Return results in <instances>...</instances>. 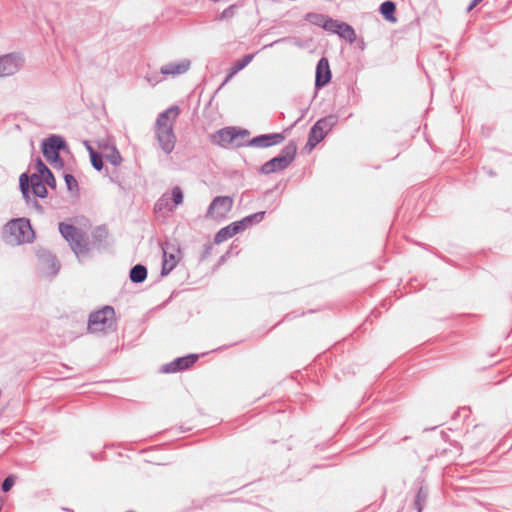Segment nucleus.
I'll use <instances>...</instances> for the list:
<instances>
[{"label": "nucleus", "instance_id": "23", "mask_svg": "<svg viewBox=\"0 0 512 512\" xmlns=\"http://www.w3.org/2000/svg\"><path fill=\"white\" fill-rule=\"evenodd\" d=\"M233 237V234L230 230V227L226 226L224 228H221L214 237V242L216 244H220L230 238Z\"/></svg>", "mask_w": 512, "mask_h": 512}, {"label": "nucleus", "instance_id": "36", "mask_svg": "<svg viewBox=\"0 0 512 512\" xmlns=\"http://www.w3.org/2000/svg\"><path fill=\"white\" fill-rule=\"evenodd\" d=\"M14 485V479L12 476H8L4 479V481L2 482V491L3 492H8L12 486Z\"/></svg>", "mask_w": 512, "mask_h": 512}, {"label": "nucleus", "instance_id": "25", "mask_svg": "<svg viewBox=\"0 0 512 512\" xmlns=\"http://www.w3.org/2000/svg\"><path fill=\"white\" fill-rule=\"evenodd\" d=\"M105 158L114 166H119L122 162V157L115 147L112 148L109 154L105 155Z\"/></svg>", "mask_w": 512, "mask_h": 512}, {"label": "nucleus", "instance_id": "30", "mask_svg": "<svg viewBox=\"0 0 512 512\" xmlns=\"http://www.w3.org/2000/svg\"><path fill=\"white\" fill-rule=\"evenodd\" d=\"M64 180L69 191L73 192L78 190V182L73 175L65 174Z\"/></svg>", "mask_w": 512, "mask_h": 512}, {"label": "nucleus", "instance_id": "17", "mask_svg": "<svg viewBox=\"0 0 512 512\" xmlns=\"http://www.w3.org/2000/svg\"><path fill=\"white\" fill-rule=\"evenodd\" d=\"M326 134L319 129V126H312L308 135L307 145L312 149L324 139Z\"/></svg>", "mask_w": 512, "mask_h": 512}, {"label": "nucleus", "instance_id": "39", "mask_svg": "<svg viewBox=\"0 0 512 512\" xmlns=\"http://www.w3.org/2000/svg\"><path fill=\"white\" fill-rule=\"evenodd\" d=\"M52 262H53V265H52V266H53V268L55 269V272H57V271H58V269H59V267H60V265H59V263L56 261L55 257H53V258H52Z\"/></svg>", "mask_w": 512, "mask_h": 512}, {"label": "nucleus", "instance_id": "4", "mask_svg": "<svg viewBox=\"0 0 512 512\" xmlns=\"http://www.w3.org/2000/svg\"><path fill=\"white\" fill-rule=\"evenodd\" d=\"M249 131L237 127H225L218 130L211 136V142L221 147H243L246 146V138Z\"/></svg>", "mask_w": 512, "mask_h": 512}, {"label": "nucleus", "instance_id": "35", "mask_svg": "<svg viewBox=\"0 0 512 512\" xmlns=\"http://www.w3.org/2000/svg\"><path fill=\"white\" fill-rule=\"evenodd\" d=\"M43 182L53 189L56 187V180L51 170L46 175H43Z\"/></svg>", "mask_w": 512, "mask_h": 512}, {"label": "nucleus", "instance_id": "18", "mask_svg": "<svg viewBox=\"0 0 512 512\" xmlns=\"http://www.w3.org/2000/svg\"><path fill=\"white\" fill-rule=\"evenodd\" d=\"M177 264V260L173 254H169L164 250L163 252V264L161 269L162 275L169 274Z\"/></svg>", "mask_w": 512, "mask_h": 512}, {"label": "nucleus", "instance_id": "31", "mask_svg": "<svg viewBox=\"0 0 512 512\" xmlns=\"http://www.w3.org/2000/svg\"><path fill=\"white\" fill-rule=\"evenodd\" d=\"M254 58V54H246L241 58L240 60H237L234 64L236 66V69H239L241 71L244 69Z\"/></svg>", "mask_w": 512, "mask_h": 512}, {"label": "nucleus", "instance_id": "26", "mask_svg": "<svg viewBox=\"0 0 512 512\" xmlns=\"http://www.w3.org/2000/svg\"><path fill=\"white\" fill-rule=\"evenodd\" d=\"M108 232L105 227H97L92 233V238L95 243H102L107 238Z\"/></svg>", "mask_w": 512, "mask_h": 512}, {"label": "nucleus", "instance_id": "13", "mask_svg": "<svg viewBox=\"0 0 512 512\" xmlns=\"http://www.w3.org/2000/svg\"><path fill=\"white\" fill-rule=\"evenodd\" d=\"M331 79V71L328 59L322 57L316 66V77L315 86L316 88H322L329 83Z\"/></svg>", "mask_w": 512, "mask_h": 512}, {"label": "nucleus", "instance_id": "5", "mask_svg": "<svg viewBox=\"0 0 512 512\" xmlns=\"http://www.w3.org/2000/svg\"><path fill=\"white\" fill-rule=\"evenodd\" d=\"M296 153L297 145L291 141L281 150V152L276 157L265 162L261 166L260 172L268 175L271 173L283 171L294 161Z\"/></svg>", "mask_w": 512, "mask_h": 512}, {"label": "nucleus", "instance_id": "11", "mask_svg": "<svg viewBox=\"0 0 512 512\" xmlns=\"http://www.w3.org/2000/svg\"><path fill=\"white\" fill-rule=\"evenodd\" d=\"M198 360V355L190 354L184 357H178L161 367L163 373H176L190 368Z\"/></svg>", "mask_w": 512, "mask_h": 512}, {"label": "nucleus", "instance_id": "6", "mask_svg": "<svg viewBox=\"0 0 512 512\" xmlns=\"http://www.w3.org/2000/svg\"><path fill=\"white\" fill-rule=\"evenodd\" d=\"M115 322V310L107 305L89 315L88 330L92 333L106 332L114 327Z\"/></svg>", "mask_w": 512, "mask_h": 512}, {"label": "nucleus", "instance_id": "33", "mask_svg": "<svg viewBox=\"0 0 512 512\" xmlns=\"http://www.w3.org/2000/svg\"><path fill=\"white\" fill-rule=\"evenodd\" d=\"M36 170H37V175L38 176H41L43 178V175H46L50 169L44 164V162L38 158L37 161H36Z\"/></svg>", "mask_w": 512, "mask_h": 512}, {"label": "nucleus", "instance_id": "12", "mask_svg": "<svg viewBox=\"0 0 512 512\" xmlns=\"http://www.w3.org/2000/svg\"><path fill=\"white\" fill-rule=\"evenodd\" d=\"M285 139L282 133H271L256 136L250 140L246 139V146L267 148L280 144Z\"/></svg>", "mask_w": 512, "mask_h": 512}, {"label": "nucleus", "instance_id": "28", "mask_svg": "<svg viewBox=\"0 0 512 512\" xmlns=\"http://www.w3.org/2000/svg\"><path fill=\"white\" fill-rule=\"evenodd\" d=\"M228 227H230V230H231L233 236L248 228L244 218L240 221H236V222L229 224Z\"/></svg>", "mask_w": 512, "mask_h": 512}, {"label": "nucleus", "instance_id": "32", "mask_svg": "<svg viewBox=\"0 0 512 512\" xmlns=\"http://www.w3.org/2000/svg\"><path fill=\"white\" fill-rule=\"evenodd\" d=\"M172 200L175 205H180L183 202V192L179 186L172 189Z\"/></svg>", "mask_w": 512, "mask_h": 512}, {"label": "nucleus", "instance_id": "15", "mask_svg": "<svg viewBox=\"0 0 512 512\" xmlns=\"http://www.w3.org/2000/svg\"><path fill=\"white\" fill-rule=\"evenodd\" d=\"M129 277L133 283H142L147 277V268L144 265L137 264L131 268Z\"/></svg>", "mask_w": 512, "mask_h": 512}, {"label": "nucleus", "instance_id": "22", "mask_svg": "<svg viewBox=\"0 0 512 512\" xmlns=\"http://www.w3.org/2000/svg\"><path fill=\"white\" fill-rule=\"evenodd\" d=\"M328 16L319 13H308L306 15V20L313 25L324 28L325 21H327Z\"/></svg>", "mask_w": 512, "mask_h": 512}, {"label": "nucleus", "instance_id": "16", "mask_svg": "<svg viewBox=\"0 0 512 512\" xmlns=\"http://www.w3.org/2000/svg\"><path fill=\"white\" fill-rule=\"evenodd\" d=\"M337 35L348 41L350 44L355 42L356 40V33L353 27L345 22H342L340 28L337 30Z\"/></svg>", "mask_w": 512, "mask_h": 512}, {"label": "nucleus", "instance_id": "7", "mask_svg": "<svg viewBox=\"0 0 512 512\" xmlns=\"http://www.w3.org/2000/svg\"><path fill=\"white\" fill-rule=\"evenodd\" d=\"M64 148H66V142L58 135H51L42 143V153L54 168L63 167V160L61 159L59 152Z\"/></svg>", "mask_w": 512, "mask_h": 512}, {"label": "nucleus", "instance_id": "27", "mask_svg": "<svg viewBox=\"0 0 512 512\" xmlns=\"http://www.w3.org/2000/svg\"><path fill=\"white\" fill-rule=\"evenodd\" d=\"M342 22L338 20H334L330 17L325 21L324 28L326 31L337 34V30L340 28Z\"/></svg>", "mask_w": 512, "mask_h": 512}, {"label": "nucleus", "instance_id": "19", "mask_svg": "<svg viewBox=\"0 0 512 512\" xmlns=\"http://www.w3.org/2000/svg\"><path fill=\"white\" fill-rule=\"evenodd\" d=\"M395 10L396 5L392 1H385L380 5V13L388 21H396V18L394 17Z\"/></svg>", "mask_w": 512, "mask_h": 512}, {"label": "nucleus", "instance_id": "34", "mask_svg": "<svg viewBox=\"0 0 512 512\" xmlns=\"http://www.w3.org/2000/svg\"><path fill=\"white\" fill-rule=\"evenodd\" d=\"M235 8H236V5H234V4L230 5L229 7H227L226 9L223 10V12L220 14L218 19L224 20V19L232 18L235 13Z\"/></svg>", "mask_w": 512, "mask_h": 512}, {"label": "nucleus", "instance_id": "24", "mask_svg": "<svg viewBox=\"0 0 512 512\" xmlns=\"http://www.w3.org/2000/svg\"><path fill=\"white\" fill-rule=\"evenodd\" d=\"M88 148L90 151V159L92 166L96 170L100 171L103 168V161L101 155L94 151L90 146Z\"/></svg>", "mask_w": 512, "mask_h": 512}, {"label": "nucleus", "instance_id": "40", "mask_svg": "<svg viewBox=\"0 0 512 512\" xmlns=\"http://www.w3.org/2000/svg\"><path fill=\"white\" fill-rule=\"evenodd\" d=\"M155 206H156V208H157V207L161 208V207H160V201H158V202L156 203V205H155Z\"/></svg>", "mask_w": 512, "mask_h": 512}, {"label": "nucleus", "instance_id": "38", "mask_svg": "<svg viewBox=\"0 0 512 512\" xmlns=\"http://www.w3.org/2000/svg\"><path fill=\"white\" fill-rule=\"evenodd\" d=\"M212 249H213V245L211 243H208L204 246V251H203V254H202V258H207L211 252H212Z\"/></svg>", "mask_w": 512, "mask_h": 512}, {"label": "nucleus", "instance_id": "37", "mask_svg": "<svg viewBox=\"0 0 512 512\" xmlns=\"http://www.w3.org/2000/svg\"><path fill=\"white\" fill-rule=\"evenodd\" d=\"M239 72V69H236V66L235 64H233V66L229 69V72L227 74V77L226 79L224 80V83H227L232 77H234V75H236L237 73Z\"/></svg>", "mask_w": 512, "mask_h": 512}, {"label": "nucleus", "instance_id": "9", "mask_svg": "<svg viewBox=\"0 0 512 512\" xmlns=\"http://www.w3.org/2000/svg\"><path fill=\"white\" fill-rule=\"evenodd\" d=\"M19 186L22 194L25 197L28 196L30 187L35 196L39 198H45L47 196V189L45 183L43 182V178L37 174H32L29 179L27 174L23 173L19 179Z\"/></svg>", "mask_w": 512, "mask_h": 512}, {"label": "nucleus", "instance_id": "29", "mask_svg": "<svg viewBox=\"0 0 512 512\" xmlns=\"http://www.w3.org/2000/svg\"><path fill=\"white\" fill-rule=\"evenodd\" d=\"M264 215H265V212L261 211V212H257V213H254V214L244 217V220H245L247 226L249 227L253 223H258V222L262 221L264 218Z\"/></svg>", "mask_w": 512, "mask_h": 512}, {"label": "nucleus", "instance_id": "21", "mask_svg": "<svg viewBox=\"0 0 512 512\" xmlns=\"http://www.w3.org/2000/svg\"><path fill=\"white\" fill-rule=\"evenodd\" d=\"M428 497V492L423 487H420L417 491L414 508L417 512H422Z\"/></svg>", "mask_w": 512, "mask_h": 512}, {"label": "nucleus", "instance_id": "10", "mask_svg": "<svg viewBox=\"0 0 512 512\" xmlns=\"http://www.w3.org/2000/svg\"><path fill=\"white\" fill-rule=\"evenodd\" d=\"M233 206V198L230 196H217L210 203L206 218L209 219H224L231 211Z\"/></svg>", "mask_w": 512, "mask_h": 512}, {"label": "nucleus", "instance_id": "2", "mask_svg": "<svg viewBox=\"0 0 512 512\" xmlns=\"http://www.w3.org/2000/svg\"><path fill=\"white\" fill-rule=\"evenodd\" d=\"M3 237L5 242L10 245H21L31 243L35 238V233L28 219L17 218L5 225Z\"/></svg>", "mask_w": 512, "mask_h": 512}, {"label": "nucleus", "instance_id": "3", "mask_svg": "<svg viewBox=\"0 0 512 512\" xmlns=\"http://www.w3.org/2000/svg\"><path fill=\"white\" fill-rule=\"evenodd\" d=\"M59 232L68 242L70 248L77 257L87 255L90 251V241L88 234L82 229L65 222L58 225Z\"/></svg>", "mask_w": 512, "mask_h": 512}, {"label": "nucleus", "instance_id": "1", "mask_svg": "<svg viewBox=\"0 0 512 512\" xmlns=\"http://www.w3.org/2000/svg\"><path fill=\"white\" fill-rule=\"evenodd\" d=\"M179 114V106L172 105L157 116L154 124L155 137L161 150L166 154L172 153L175 148L174 125Z\"/></svg>", "mask_w": 512, "mask_h": 512}, {"label": "nucleus", "instance_id": "14", "mask_svg": "<svg viewBox=\"0 0 512 512\" xmlns=\"http://www.w3.org/2000/svg\"><path fill=\"white\" fill-rule=\"evenodd\" d=\"M191 62L187 59L180 62H173L163 65L160 69L164 76H177L186 73L190 68Z\"/></svg>", "mask_w": 512, "mask_h": 512}, {"label": "nucleus", "instance_id": "8", "mask_svg": "<svg viewBox=\"0 0 512 512\" xmlns=\"http://www.w3.org/2000/svg\"><path fill=\"white\" fill-rule=\"evenodd\" d=\"M25 64V57L20 52L0 56V78L8 77L20 71Z\"/></svg>", "mask_w": 512, "mask_h": 512}, {"label": "nucleus", "instance_id": "20", "mask_svg": "<svg viewBox=\"0 0 512 512\" xmlns=\"http://www.w3.org/2000/svg\"><path fill=\"white\" fill-rule=\"evenodd\" d=\"M337 119L334 115H329L327 117L319 119L314 126H319L325 134H327L331 128L336 124Z\"/></svg>", "mask_w": 512, "mask_h": 512}]
</instances>
